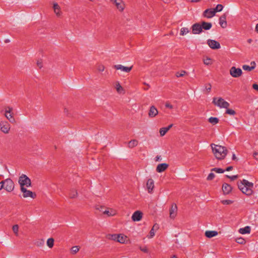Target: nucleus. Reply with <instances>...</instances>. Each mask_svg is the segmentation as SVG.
Listing matches in <instances>:
<instances>
[{"label": "nucleus", "mask_w": 258, "mask_h": 258, "mask_svg": "<svg viewBox=\"0 0 258 258\" xmlns=\"http://www.w3.org/2000/svg\"><path fill=\"white\" fill-rule=\"evenodd\" d=\"M37 65L40 68H41L42 67L41 62H40L39 61L37 62Z\"/></svg>", "instance_id": "57"}, {"label": "nucleus", "mask_w": 258, "mask_h": 258, "mask_svg": "<svg viewBox=\"0 0 258 258\" xmlns=\"http://www.w3.org/2000/svg\"><path fill=\"white\" fill-rule=\"evenodd\" d=\"M18 182L21 186V188L25 187V186L30 187L31 185V180L25 174H22L20 176Z\"/></svg>", "instance_id": "6"}, {"label": "nucleus", "mask_w": 258, "mask_h": 258, "mask_svg": "<svg viewBox=\"0 0 258 258\" xmlns=\"http://www.w3.org/2000/svg\"><path fill=\"white\" fill-rule=\"evenodd\" d=\"M214 177H215V174H214L213 173L211 172V173H210L208 175V177H207V180H212Z\"/></svg>", "instance_id": "49"}, {"label": "nucleus", "mask_w": 258, "mask_h": 258, "mask_svg": "<svg viewBox=\"0 0 258 258\" xmlns=\"http://www.w3.org/2000/svg\"><path fill=\"white\" fill-rule=\"evenodd\" d=\"M113 4L117 10L120 12H122L125 7V4L122 0H109Z\"/></svg>", "instance_id": "7"}, {"label": "nucleus", "mask_w": 258, "mask_h": 258, "mask_svg": "<svg viewBox=\"0 0 258 258\" xmlns=\"http://www.w3.org/2000/svg\"><path fill=\"white\" fill-rule=\"evenodd\" d=\"M79 247L78 246H73L71 248V252L72 254H75L79 250Z\"/></svg>", "instance_id": "43"}, {"label": "nucleus", "mask_w": 258, "mask_h": 258, "mask_svg": "<svg viewBox=\"0 0 258 258\" xmlns=\"http://www.w3.org/2000/svg\"><path fill=\"white\" fill-rule=\"evenodd\" d=\"M189 32V30L188 28L182 27L180 29V35L181 36H184L186 35Z\"/></svg>", "instance_id": "32"}, {"label": "nucleus", "mask_w": 258, "mask_h": 258, "mask_svg": "<svg viewBox=\"0 0 258 258\" xmlns=\"http://www.w3.org/2000/svg\"><path fill=\"white\" fill-rule=\"evenodd\" d=\"M158 113V111L157 109L154 106H152L149 110L148 115L150 117H154L156 116Z\"/></svg>", "instance_id": "20"}, {"label": "nucleus", "mask_w": 258, "mask_h": 258, "mask_svg": "<svg viewBox=\"0 0 258 258\" xmlns=\"http://www.w3.org/2000/svg\"><path fill=\"white\" fill-rule=\"evenodd\" d=\"M212 103L215 106L220 108L227 109L230 106V104L228 102L220 97H214L213 98Z\"/></svg>", "instance_id": "3"}, {"label": "nucleus", "mask_w": 258, "mask_h": 258, "mask_svg": "<svg viewBox=\"0 0 258 258\" xmlns=\"http://www.w3.org/2000/svg\"><path fill=\"white\" fill-rule=\"evenodd\" d=\"M250 64L251 65V66H249L248 65H245V64L243 65L242 69L244 71H251L255 68L256 64L254 61H251L250 63Z\"/></svg>", "instance_id": "28"}, {"label": "nucleus", "mask_w": 258, "mask_h": 258, "mask_svg": "<svg viewBox=\"0 0 258 258\" xmlns=\"http://www.w3.org/2000/svg\"><path fill=\"white\" fill-rule=\"evenodd\" d=\"M165 107L167 108H169L170 109H172L173 108V106L172 105H171L169 103H166L165 105Z\"/></svg>", "instance_id": "52"}, {"label": "nucleus", "mask_w": 258, "mask_h": 258, "mask_svg": "<svg viewBox=\"0 0 258 258\" xmlns=\"http://www.w3.org/2000/svg\"><path fill=\"white\" fill-rule=\"evenodd\" d=\"M77 191L75 189H73L71 191L70 197L71 198L74 199L77 197Z\"/></svg>", "instance_id": "41"}, {"label": "nucleus", "mask_w": 258, "mask_h": 258, "mask_svg": "<svg viewBox=\"0 0 258 258\" xmlns=\"http://www.w3.org/2000/svg\"><path fill=\"white\" fill-rule=\"evenodd\" d=\"M204 63L206 65H211L213 63L212 59L209 57H207L206 58L203 59Z\"/></svg>", "instance_id": "34"}, {"label": "nucleus", "mask_w": 258, "mask_h": 258, "mask_svg": "<svg viewBox=\"0 0 258 258\" xmlns=\"http://www.w3.org/2000/svg\"><path fill=\"white\" fill-rule=\"evenodd\" d=\"M226 177H228V178H230L232 180H234L238 178V175H233V176H229V175H227Z\"/></svg>", "instance_id": "50"}, {"label": "nucleus", "mask_w": 258, "mask_h": 258, "mask_svg": "<svg viewBox=\"0 0 258 258\" xmlns=\"http://www.w3.org/2000/svg\"><path fill=\"white\" fill-rule=\"evenodd\" d=\"M10 42V40L9 39H6V40H5V42H6V43H9V42Z\"/></svg>", "instance_id": "62"}, {"label": "nucleus", "mask_w": 258, "mask_h": 258, "mask_svg": "<svg viewBox=\"0 0 258 258\" xmlns=\"http://www.w3.org/2000/svg\"><path fill=\"white\" fill-rule=\"evenodd\" d=\"M118 235L116 234H109L107 236V237L110 240L117 241Z\"/></svg>", "instance_id": "35"}, {"label": "nucleus", "mask_w": 258, "mask_h": 258, "mask_svg": "<svg viewBox=\"0 0 258 258\" xmlns=\"http://www.w3.org/2000/svg\"><path fill=\"white\" fill-rule=\"evenodd\" d=\"M186 74V71H181L180 72H176L175 76L177 78L183 77Z\"/></svg>", "instance_id": "42"}, {"label": "nucleus", "mask_w": 258, "mask_h": 258, "mask_svg": "<svg viewBox=\"0 0 258 258\" xmlns=\"http://www.w3.org/2000/svg\"><path fill=\"white\" fill-rule=\"evenodd\" d=\"M238 186L239 189L247 196H250L253 193V183L249 182L247 180L243 179L240 182H238Z\"/></svg>", "instance_id": "2"}, {"label": "nucleus", "mask_w": 258, "mask_h": 258, "mask_svg": "<svg viewBox=\"0 0 258 258\" xmlns=\"http://www.w3.org/2000/svg\"><path fill=\"white\" fill-rule=\"evenodd\" d=\"M141 250L143 251H145V248H141Z\"/></svg>", "instance_id": "63"}, {"label": "nucleus", "mask_w": 258, "mask_h": 258, "mask_svg": "<svg viewBox=\"0 0 258 258\" xmlns=\"http://www.w3.org/2000/svg\"><path fill=\"white\" fill-rule=\"evenodd\" d=\"M173 126V124H169L167 127H162L160 129L159 133L161 137L164 136L166 133Z\"/></svg>", "instance_id": "25"}, {"label": "nucleus", "mask_w": 258, "mask_h": 258, "mask_svg": "<svg viewBox=\"0 0 258 258\" xmlns=\"http://www.w3.org/2000/svg\"><path fill=\"white\" fill-rule=\"evenodd\" d=\"M219 24L223 28H225L227 26L226 21V15L225 14L222 15L219 18Z\"/></svg>", "instance_id": "19"}, {"label": "nucleus", "mask_w": 258, "mask_h": 258, "mask_svg": "<svg viewBox=\"0 0 258 258\" xmlns=\"http://www.w3.org/2000/svg\"><path fill=\"white\" fill-rule=\"evenodd\" d=\"M21 190L23 193V196L24 198L30 197L34 198L35 197V195L31 191L27 190L25 187L21 188Z\"/></svg>", "instance_id": "15"}, {"label": "nucleus", "mask_w": 258, "mask_h": 258, "mask_svg": "<svg viewBox=\"0 0 258 258\" xmlns=\"http://www.w3.org/2000/svg\"><path fill=\"white\" fill-rule=\"evenodd\" d=\"M159 229V226L157 224L154 225L150 231L149 234L147 236L148 238H152L155 234V232Z\"/></svg>", "instance_id": "23"}, {"label": "nucleus", "mask_w": 258, "mask_h": 258, "mask_svg": "<svg viewBox=\"0 0 258 258\" xmlns=\"http://www.w3.org/2000/svg\"><path fill=\"white\" fill-rule=\"evenodd\" d=\"M35 245L38 247H41L44 244V241L43 239H39L35 242Z\"/></svg>", "instance_id": "37"}, {"label": "nucleus", "mask_w": 258, "mask_h": 258, "mask_svg": "<svg viewBox=\"0 0 258 258\" xmlns=\"http://www.w3.org/2000/svg\"><path fill=\"white\" fill-rule=\"evenodd\" d=\"M191 29L194 34H199L202 32V26L199 23H195L192 25Z\"/></svg>", "instance_id": "11"}, {"label": "nucleus", "mask_w": 258, "mask_h": 258, "mask_svg": "<svg viewBox=\"0 0 258 258\" xmlns=\"http://www.w3.org/2000/svg\"><path fill=\"white\" fill-rule=\"evenodd\" d=\"M218 234V233L216 231L207 230L205 233V236L209 238L216 236Z\"/></svg>", "instance_id": "26"}, {"label": "nucleus", "mask_w": 258, "mask_h": 258, "mask_svg": "<svg viewBox=\"0 0 258 258\" xmlns=\"http://www.w3.org/2000/svg\"><path fill=\"white\" fill-rule=\"evenodd\" d=\"M114 68L117 70H120L123 72L128 73L132 70L133 67L131 66L127 67L123 66L121 64H116L114 66Z\"/></svg>", "instance_id": "14"}, {"label": "nucleus", "mask_w": 258, "mask_h": 258, "mask_svg": "<svg viewBox=\"0 0 258 258\" xmlns=\"http://www.w3.org/2000/svg\"><path fill=\"white\" fill-rule=\"evenodd\" d=\"M255 31L258 32V24H257L256 25V26H255Z\"/></svg>", "instance_id": "60"}, {"label": "nucleus", "mask_w": 258, "mask_h": 258, "mask_svg": "<svg viewBox=\"0 0 258 258\" xmlns=\"http://www.w3.org/2000/svg\"><path fill=\"white\" fill-rule=\"evenodd\" d=\"M209 121L213 124H216L218 123L219 119L215 117H211L209 118Z\"/></svg>", "instance_id": "33"}, {"label": "nucleus", "mask_w": 258, "mask_h": 258, "mask_svg": "<svg viewBox=\"0 0 258 258\" xmlns=\"http://www.w3.org/2000/svg\"><path fill=\"white\" fill-rule=\"evenodd\" d=\"M53 9L54 11V13L56 15L57 17H60L62 15V12L61 11V9L60 6L56 3H54L53 4Z\"/></svg>", "instance_id": "18"}, {"label": "nucleus", "mask_w": 258, "mask_h": 258, "mask_svg": "<svg viewBox=\"0 0 258 258\" xmlns=\"http://www.w3.org/2000/svg\"><path fill=\"white\" fill-rule=\"evenodd\" d=\"M187 2H189L190 3H198L201 0H186Z\"/></svg>", "instance_id": "55"}, {"label": "nucleus", "mask_w": 258, "mask_h": 258, "mask_svg": "<svg viewBox=\"0 0 258 258\" xmlns=\"http://www.w3.org/2000/svg\"><path fill=\"white\" fill-rule=\"evenodd\" d=\"M127 240V238L126 236L122 234H119L117 237V242L120 243H124Z\"/></svg>", "instance_id": "29"}, {"label": "nucleus", "mask_w": 258, "mask_h": 258, "mask_svg": "<svg viewBox=\"0 0 258 258\" xmlns=\"http://www.w3.org/2000/svg\"><path fill=\"white\" fill-rule=\"evenodd\" d=\"M236 241L239 244H244L245 243V239L241 237L237 238Z\"/></svg>", "instance_id": "48"}, {"label": "nucleus", "mask_w": 258, "mask_h": 258, "mask_svg": "<svg viewBox=\"0 0 258 258\" xmlns=\"http://www.w3.org/2000/svg\"><path fill=\"white\" fill-rule=\"evenodd\" d=\"M252 88L253 89L258 91V85L256 84H254L252 85Z\"/></svg>", "instance_id": "53"}, {"label": "nucleus", "mask_w": 258, "mask_h": 258, "mask_svg": "<svg viewBox=\"0 0 258 258\" xmlns=\"http://www.w3.org/2000/svg\"><path fill=\"white\" fill-rule=\"evenodd\" d=\"M3 181L0 182V190L3 188Z\"/></svg>", "instance_id": "58"}, {"label": "nucleus", "mask_w": 258, "mask_h": 258, "mask_svg": "<svg viewBox=\"0 0 258 258\" xmlns=\"http://www.w3.org/2000/svg\"><path fill=\"white\" fill-rule=\"evenodd\" d=\"M233 168V167L232 166H229L226 169V171H230Z\"/></svg>", "instance_id": "56"}, {"label": "nucleus", "mask_w": 258, "mask_h": 258, "mask_svg": "<svg viewBox=\"0 0 258 258\" xmlns=\"http://www.w3.org/2000/svg\"><path fill=\"white\" fill-rule=\"evenodd\" d=\"M253 156L256 160H258V153L254 152L253 154Z\"/></svg>", "instance_id": "54"}, {"label": "nucleus", "mask_w": 258, "mask_h": 258, "mask_svg": "<svg viewBox=\"0 0 258 258\" xmlns=\"http://www.w3.org/2000/svg\"><path fill=\"white\" fill-rule=\"evenodd\" d=\"M3 188L8 192L12 191L14 188L15 185L13 180L10 178H7L3 180Z\"/></svg>", "instance_id": "5"}, {"label": "nucleus", "mask_w": 258, "mask_h": 258, "mask_svg": "<svg viewBox=\"0 0 258 258\" xmlns=\"http://www.w3.org/2000/svg\"><path fill=\"white\" fill-rule=\"evenodd\" d=\"M221 203L224 205H230L233 203V202L230 200H225L221 201Z\"/></svg>", "instance_id": "47"}, {"label": "nucleus", "mask_w": 258, "mask_h": 258, "mask_svg": "<svg viewBox=\"0 0 258 258\" xmlns=\"http://www.w3.org/2000/svg\"><path fill=\"white\" fill-rule=\"evenodd\" d=\"M252 41V40L251 39H248L247 40V42L249 43H250Z\"/></svg>", "instance_id": "61"}, {"label": "nucleus", "mask_w": 258, "mask_h": 258, "mask_svg": "<svg viewBox=\"0 0 258 258\" xmlns=\"http://www.w3.org/2000/svg\"><path fill=\"white\" fill-rule=\"evenodd\" d=\"M11 128L9 123L7 121H1L0 122L1 131L4 134H8Z\"/></svg>", "instance_id": "9"}, {"label": "nucleus", "mask_w": 258, "mask_h": 258, "mask_svg": "<svg viewBox=\"0 0 258 258\" xmlns=\"http://www.w3.org/2000/svg\"><path fill=\"white\" fill-rule=\"evenodd\" d=\"M177 212V207L175 203L171 205L169 210L170 217L171 219H174L176 216Z\"/></svg>", "instance_id": "12"}, {"label": "nucleus", "mask_w": 258, "mask_h": 258, "mask_svg": "<svg viewBox=\"0 0 258 258\" xmlns=\"http://www.w3.org/2000/svg\"><path fill=\"white\" fill-rule=\"evenodd\" d=\"M138 144V142L136 140H133L128 143V147L130 148H133L137 146Z\"/></svg>", "instance_id": "31"}, {"label": "nucleus", "mask_w": 258, "mask_h": 258, "mask_svg": "<svg viewBox=\"0 0 258 258\" xmlns=\"http://www.w3.org/2000/svg\"><path fill=\"white\" fill-rule=\"evenodd\" d=\"M213 153L218 160L224 159L228 154V150L225 146L211 144Z\"/></svg>", "instance_id": "1"}, {"label": "nucleus", "mask_w": 258, "mask_h": 258, "mask_svg": "<svg viewBox=\"0 0 258 258\" xmlns=\"http://www.w3.org/2000/svg\"><path fill=\"white\" fill-rule=\"evenodd\" d=\"M114 87L118 94H124L125 93L124 88L120 85L119 82L117 81L115 82Z\"/></svg>", "instance_id": "21"}, {"label": "nucleus", "mask_w": 258, "mask_h": 258, "mask_svg": "<svg viewBox=\"0 0 258 258\" xmlns=\"http://www.w3.org/2000/svg\"><path fill=\"white\" fill-rule=\"evenodd\" d=\"M104 69H105V68H104V66H103L102 64L99 65L98 67V68H97L98 71L101 72L104 71Z\"/></svg>", "instance_id": "51"}, {"label": "nucleus", "mask_w": 258, "mask_h": 258, "mask_svg": "<svg viewBox=\"0 0 258 258\" xmlns=\"http://www.w3.org/2000/svg\"><path fill=\"white\" fill-rule=\"evenodd\" d=\"M13 108L10 106L5 107L2 112L3 113L6 118L11 123H15L16 122L15 119L14 117L13 111Z\"/></svg>", "instance_id": "4"}, {"label": "nucleus", "mask_w": 258, "mask_h": 258, "mask_svg": "<svg viewBox=\"0 0 258 258\" xmlns=\"http://www.w3.org/2000/svg\"><path fill=\"white\" fill-rule=\"evenodd\" d=\"M229 74L234 78H238L242 75V71L240 68L232 67L229 70Z\"/></svg>", "instance_id": "8"}, {"label": "nucleus", "mask_w": 258, "mask_h": 258, "mask_svg": "<svg viewBox=\"0 0 258 258\" xmlns=\"http://www.w3.org/2000/svg\"><path fill=\"white\" fill-rule=\"evenodd\" d=\"M154 186V181L152 179H149L146 182V188L149 193L153 192Z\"/></svg>", "instance_id": "13"}, {"label": "nucleus", "mask_w": 258, "mask_h": 258, "mask_svg": "<svg viewBox=\"0 0 258 258\" xmlns=\"http://www.w3.org/2000/svg\"><path fill=\"white\" fill-rule=\"evenodd\" d=\"M251 228L249 226L241 228L239 229V232L241 234H249L250 233Z\"/></svg>", "instance_id": "27"}, {"label": "nucleus", "mask_w": 258, "mask_h": 258, "mask_svg": "<svg viewBox=\"0 0 258 258\" xmlns=\"http://www.w3.org/2000/svg\"><path fill=\"white\" fill-rule=\"evenodd\" d=\"M103 213L107 215L108 216H112L115 214V211L111 210V211L105 210Z\"/></svg>", "instance_id": "38"}, {"label": "nucleus", "mask_w": 258, "mask_h": 258, "mask_svg": "<svg viewBox=\"0 0 258 258\" xmlns=\"http://www.w3.org/2000/svg\"><path fill=\"white\" fill-rule=\"evenodd\" d=\"M201 26H202V29L208 30L212 28V25L211 23L202 22Z\"/></svg>", "instance_id": "30"}, {"label": "nucleus", "mask_w": 258, "mask_h": 258, "mask_svg": "<svg viewBox=\"0 0 258 258\" xmlns=\"http://www.w3.org/2000/svg\"><path fill=\"white\" fill-rule=\"evenodd\" d=\"M13 232H14V233L16 234V235H18V231H19V226L18 225H14L13 226Z\"/></svg>", "instance_id": "44"}, {"label": "nucleus", "mask_w": 258, "mask_h": 258, "mask_svg": "<svg viewBox=\"0 0 258 258\" xmlns=\"http://www.w3.org/2000/svg\"><path fill=\"white\" fill-rule=\"evenodd\" d=\"M212 171H215L216 172V173H223L225 170L221 169V168H213L211 170Z\"/></svg>", "instance_id": "45"}, {"label": "nucleus", "mask_w": 258, "mask_h": 258, "mask_svg": "<svg viewBox=\"0 0 258 258\" xmlns=\"http://www.w3.org/2000/svg\"><path fill=\"white\" fill-rule=\"evenodd\" d=\"M207 44L212 49H218L221 47L220 43L215 40L208 39L207 40Z\"/></svg>", "instance_id": "10"}, {"label": "nucleus", "mask_w": 258, "mask_h": 258, "mask_svg": "<svg viewBox=\"0 0 258 258\" xmlns=\"http://www.w3.org/2000/svg\"><path fill=\"white\" fill-rule=\"evenodd\" d=\"M171 258H177L175 255H173L172 257H171Z\"/></svg>", "instance_id": "64"}, {"label": "nucleus", "mask_w": 258, "mask_h": 258, "mask_svg": "<svg viewBox=\"0 0 258 258\" xmlns=\"http://www.w3.org/2000/svg\"><path fill=\"white\" fill-rule=\"evenodd\" d=\"M222 189L224 194L227 195L231 191L232 187L229 184L227 183H224L222 186Z\"/></svg>", "instance_id": "24"}, {"label": "nucleus", "mask_w": 258, "mask_h": 258, "mask_svg": "<svg viewBox=\"0 0 258 258\" xmlns=\"http://www.w3.org/2000/svg\"><path fill=\"white\" fill-rule=\"evenodd\" d=\"M212 89V85L210 83L206 84L205 85V90L206 91L207 93L211 92Z\"/></svg>", "instance_id": "40"}, {"label": "nucleus", "mask_w": 258, "mask_h": 258, "mask_svg": "<svg viewBox=\"0 0 258 258\" xmlns=\"http://www.w3.org/2000/svg\"><path fill=\"white\" fill-rule=\"evenodd\" d=\"M168 164L167 163L159 164L156 167V171L159 173L162 172L168 168Z\"/></svg>", "instance_id": "22"}, {"label": "nucleus", "mask_w": 258, "mask_h": 258, "mask_svg": "<svg viewBox=\"0 0 258 258\" xmlns=\"http://www.w3.org/2000/svg\"><path fill=\"white\" fill-rule=\"evenodd\" d=\"M223 9V6L221 4H218L217 5L216 7L213 10L215 11V13L217 12H221L222 11Z\"/></svg>", "instance_id": "39"}, {"label": "nucleus", "mask_w": 258, "mask_h": 258, "mask_svg": "<svg viewBox=\"0 0 258 258\" xmlns=\"http://www.w3.org/2000/svg\"><path fill=\"white\" fill-rule=\"evenodd\" d=\"M236 159V156L234 154H233L232 155V159L233 160H235Z\"/></svg>", "instance_id": "59"}, {"label": "nucleus", "mask_w": 258, "mask_h": 258, "mask_svg": "<svg viewBox=\"0 0 258 258\" xmlns=\"http://www.w3.org/2000/svg\"><path fill=\"white\" fill-rule=\"evenodd\" d=\"M226 113L231 115H234L236 114V112L234 110L232 109H228V108L226 109Z\"/></svg>", "instance_id": "46"}, {"label": "nucleus", "mask_w": 258, "mask_h": 258, "mask_svg": "<svg viewBox=\"0 0 258 258\" xmlns=\"http://www.w3.org/2000/svg\"><path fill=\"white\" fill-rule=\"evenodd\" d=\"M215 11L213 9H208L204 12V16L207 18H211L215 15Z\"/></svg>", "instance_id": "17"}, {"label": "nucleus", "mask_w": 258, "mask_h": 258, "mask_svg": "<svg viewBox=\"0 0 258 258\" xmlns=\"http://www.w3.org/2000/svg\"><path fill=\"white\" fill-rule=\"evenodd\" d=\"M142 216V213L139 211H137L133 214L132 219L133 221H139L141 220Z\"/></svg>", "instance_id": "16"}, {"label": "nucleus", "mask_w": 258, "mask_h": 258, "mask_svg": "<svg viewBox=\"0 0 258 258\" xmlns=\"http://www.w3.org/2000/svg\"><path fill=\"white\" fill-rule=\"evenodd\" d=\"M54 244V240L52 238H48L47 240V245L49 248H52Z\"/></svg>", "instance_id": "36"}]
</instances>
